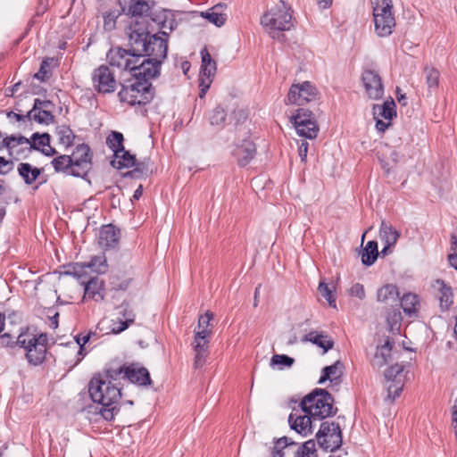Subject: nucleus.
<instances>
[{
    "mask_svg": "<svg viewBox=\"0 0 457 457\" xmlns=\"http://www.w3.org/2000/svg\"><path fill=\"white\" fill-rule=\"evenodd\" d=\"M129 46L131 51L145 60L158 62V70L167 56L169 32L161 31L162 37L150 36L146 21L136 20L128 28Z\"/></svg>",
    "mask_w": 457,
    "mask_h": 457,
    "instance_id": "f257e3e1",
    "label": "nucleus"
},
{
    "mask_svg": "<svg viewBox=\"0 0 457 457\" xmlns=\"http://www.w3.org/2000/svg\"><path fill=\"white\" fill-rule=\"evenodd\" d=\"M107 60L111 66L123 71H129L132 77L158 76V62L145 60L130 48H112L107 54Z\"/></svg>",
    "mask_w": 457,
    "mask_h": 457,
    "instance_id": "f03ea898",
    "label": "nucleus"
},
{
    "mask_svg": "<svg viewBox=\"0 0 457 457\" xmlns=\"http://www.w3.org/2000/svg\"><path fill=\"white\" fill-rule=\"evenodd\" d=\"M261 24L272 38L284 42L286 37L282 32L294 28L290 6L280 0L262 16Z\"/></svg>",
    "mask_w": 457,
    "mask_h": 457,
    "instance_id": "7ed1b4c3",
    "label": "nucleus"
},
{
    "mask_svg": "<svg viewBox=\"0 0 457 457\" xmlns=\"http://www.w3.org/2000/svg\"><path fill=\"white\" fill-rule=\"evenodd\" d=\"M155 77H133V81L121 84V89L118 94L120 102H126L130 105H145L150 103L154 96V88L149 79Z\"/></svg>",
    "mask_w": 457,
    "mask_h": 457,
    "instance_id": "20e7f679",
    "label": "nucleus"
},
{
    "mask_svg": "<svg viewBox=\"0 0 457 457\" xmlns=\"http://www.w3.org/2000/svg\"><path fill=\"white\" fill-rule=\"evenodd\" d=\"M46 334L35 335L21 333L18 336L15 344L26 350V358L30 364H41L46 354Z\"/></svg>",
    "mask_w": 457,
    "mask_h": 457,
    "instance_id": "39448f33",
    "label": "nucleus"
},
{
    "mask_svg": "<svg viewBox=\"0 0 457 457\" xmlns=\"http://www.w3.org/2000/svg\"><path fill=\"white\" fill-rule=\"evenodd\" d=\"M315 437L320 449L334 453L343 445V432L339 423L332 421L321 422Z\"/></svg>",
    "mask_w": 457,
    "mask_h": 457,
    "instance_id": "423d86ee",
    "label": "nucleus"
},
{
    "mask_svg": "<svg viewBox=\"0 0 457 457\" xmlns=\"http://www.w3.org/2000/svg\"><path fill=\"white\" fill-rule=\"evenodd\" d=\"M88 394L91 400H118L122 397L121 389L105 381L100 376H95L88 383Z\"/></svg>",
    "mask_w": 457,
    "mask_h": 457,
    "instance_id": "0eeeda50",
    "label": "nucleus"
},
{
    "mask_svg": "<svg viewBox=\"0 0 457 457\" xmlns=\"http://www.w3.org/2000/svg\"><path fill=\"white\" fill-rule=\"evenodd\" d=\"M319 91L315 86L309 81L293 84L287 94V104L303 105L319 99Z\"/></svg>",
    "mask_w": 457,
    "mask_h": 457,
    "instance_id": "6e6552de",
    "label": "nucleus"
},
{
    "mask_svg": "<svg viewBox=\"0 0 457 457\" xmlns=\"http://www.w3.org/2000/svg\"><path fill=\"white\" fill-rule=\"evenodd\" d=\"M118 405L119 402H92V403L82 408V411L87 414V419L90 421L97 422L100 419L112 421L120 411Z\"/></svg>",
    "mask_w": 457,
    "mask_h": 457,
    "instance_id": "1a4fd4ad",
    "label": "nucleus"
},
{
    "mask_svg": "<svg viewBox=\"0 0 457 457\" xmlns=\"http://www.w3.org/2000/svg\"><path fill=\"white\" fill-rule=\"evenodd\" d=\"M92 84L97 93L110 94L116 90L118 81L107 65H100L92 73Z\"/></svg>",
    "mask_w": 457,
    "mask_h": 457,
    "instance_id": "9d476101",
    "label": "nucleus"
},
{
    "mask_svg": "<svg viewBox=\"0 0 457 457\" xmlns=\"http://www.w3.org/2000/svg\"><path fill=\"white\" fill-rule=\"evenodd\" d=\"M70 157L72 160L74 177L84 178L92 166L90 147L86 144L78 145Z\"/></svg>",
    "mask_w": 457,
    "mask_h": 457,
    "instance_id": "9b49d317",
    "label": "nucleus"
},
{
    "mask_svg": "<svg viewBox=\"0 0 457 457\" xmlns=\"http://www.w3.org/2000/svg\"><path fill=\"white\" fill-rule=\"evenodd\" d=\"M210 338L205 331H195L192 346L195 352L194 366L195 369L202 368L209 356Z\"/></svg>",
    "mask_w": 457,
    "mask_h": 457,
    "instance_id": "f8f14e48",
    "label": "nucleus"
},
{
    "mask_svg": "<svg viewBox=\"0 0 457 457\" xmlns=\"http://www.w3.org/2000/svg\"><path fill=\"white\" fill-rule=\"evenodd\" d=\"M362 82L368 96L372 99H379L384 95L381 77L375 71L368 70L362 73Z\"/></svg>",
    "mask_w": 457,
    "mask_h": 457,
    "instance_id": "ddd939ff",
    "label": "nucleus"
},
{
    "mask_svg": "<svg viewBox=\"0 0 457 457\" xmlns=\"http://www.w3.org/2000/svg\"><path fill=\"white\" fill-rule=\"evenodd\" d=\"M81 285L84 287L83 300L87 298L96 302L104 300V283L97 276L89 278L87 280H82Z\"/></svg>",
    "mask_w": 457,
    "mask_h": 457,
    "instance_id": "4468645a",
    "label": "nucleus"
},
{
    "mask_svg": "<svg viewBox=\"0 0 457 457\" xmlns=\"http://www.w3.org/2000/svg\"><path fill=\"white\" fill-rule=\"evenodd\" d=\"M379 237L385 246L381 251L383 255L392 253L391 248L394 247L400 237V232L396 230L390 223L382 220L379 228Z\"/></svg>",
    "mask_w": 457,
    "mask_h": 457,
    "instance_id": "2eb2a0df",
    "label": "nucleus"
},
{
    "mask_svg": "<svg viewBox=\"0 0 457 457\" xmlns=\"http://www.w3.org/2000/svg\"><path fill=\"white\" fill-rule=\"evenodd\" d=\"M399 290L393 284H386L377 291V301L386 309L399 306Z\"/></svg>",
    "mask_w": 457,
    "mask_h": 457,
    "instance_id": "dca6fc26",
    "label": "nucleus"
},
{
    "mask_svg": "<svg viewBox=\"0 0 457 457\" xmlns=\"http://www.w3.org/2000/svg\"><path fill=\"white\" fill-rule=\"evenodd\" d=\"M125 378L133 384L146 386L151 384L150 374L145 367L131 363L125 370Z\"/></svg>",
    "mask_w": 457,
    "mask_h": 457,
    "instance_id": "f3484780",
    "label": "nucleus"
},
{
    "mask_svg": "<svg viewBox=\"0 0 457 457\" xmlns=\"http://www.w3.org/2000/svg\"><path fill=\"white\" fill-rule=\"evenodd\" d=\"M436 292V297L439 301L440 308L443 312L449 310L453 303V294L451 287L447 286L442 279H436L432 285Z\"/></svg>",
    "mask_w": 457,
    "mask_h": 457,
    "instance_id": "a211bd4d",
    "label": "nucleus"
},
{
    "mask_svg": "<svg viewBox=\"0 0 457 457\" xmlns=\"http://www.w3.org/2000/svg\"><path fill=\"white\" fill-rule=\"evenodd\" d=\"M120 239V230L113 225L103 226L98 235V244L102 248L108 249L115 247Z\"/></svg>",
    "mask_w": 457,
    "mask_h": 457,
    "instance_id": "6ab92c4d",
    "label": "nucleus"
},
{
    "mask_svg": "<svg viewBox=\"0 0 457 457\" xmlns=\"http://www.w3.org/2000/svg\"><path fill=\"white\" fill-rule=\"evenodd\" d=\"M375 32L378 37H387L392 34L395 26V18L394 14L379 15L373 14Z\"/></svg>",
    "mask_w": 457,
    "mask_h": 457,
    "instance_id": "aec40b11",
    "label": "nucleus"
},
{
    "mask_svg": "<svg viewBox=\"0 0 457 457\" xmlns=\"http://www.w3.org/2000/svg\"><path fill=\"white\" fill-rule=\"evenodd\" d=\"M119 327H115L116 322H113L112 333L119 334L127 329L130 324L134 323L135 314L129 308L128 303H122L119 306Z\"/></svg>",
    "mask_w": 457,
    "mask_h": 457,
    "instance_id": "412c9836",
    "label": "nucleus"
},
{
    "mask_svg": "<svg viewBox=\"0 0 457 457\" xmlns=\"http://www.w3.org/2000/svg\"><path fill=\"white\" fill-rule=\"evenodd\" d=\"M256 147L253 141L245 139L240 145H237L235 150V155L237 158V162L240 166L247 165L250 161L254 157Z\"/></svg>",
    "mask_w": 457,
    "mask_h": 457,
    "instance_id": "4be33fe9",
    "label": "nucleus"
},
{
    "mask_svg": "<svg viewBox=\"0 0 457 457\" xmlns=\"http://www.w3.org/2000/svg\"><path fill=\"white\" fill-rule=\"evenodd\" d=\"M31 140H29V144H26L29 145L30 148L35 150H41L42 153L47 156H52L55 154V150L50 146V136L47 133H44L39 135L38 133H34L32 135Z\"/></svg>",
    "mask_w": 457,
    "mask_h": 457,
    "instance_id": "5701e85b",
    "label": "nucleus"
},
{
    "mask_svg": "<svg viewBox=\"0 0 457 457\" xmlns=\"http://www.w3.org/2000/svg\"><path fill=\"white\" fill-rule=\"evenodd\" d=\"M303 342H311L319 347L322 348L324 353L332 349L334 346V341L326 334L317 331H311L306 334L303 339Z\"/></svg>",
    "mask_w": 457,
    "mask_h": 457,
    "instance_id": "b1692460",
    "label": "nucleus"
},
{
    "mask_svg": "<svg viewBox=\"0 0 457 457\" xmlns=\"http://www.w3.org/2000/svg\"><path fill=\"white\" fill-rule=\"evenodd\" d=\"M150 5L145 0H131L128 8V13L132 17L142 19L145 21V17L149 15Z\"/></svg>",
    "mask_w": 457,
    "mask_h": 457,
    "instance_id": "393cba45",
    "label": "nucleus"
},
{
    "mask_svg": "<svg viewBox=\"0 0 457 457\" xmlns=\"http://www.w3.org/2000/svg\"><path fill=\"white\" fill-rule=\"evenodd\" d=\"M223 6L224 5L222 4H218L206 12H202V16L211 23L216 25L217 27H220L225 23L227 20V15L222 12Z\"/></svg>",
    "mask_w": 457,
    "mask_h": 457,
    "instance_id": "a878e982",
    "label": "nucleus"
},
{
    "mask_svg": "<svg viewBox=\"0 0 457 457\" xmlns=\"http://www.w3.org/2000/svg\"><path fill=\"white\" fill-rule=\"evenodd\" d=\"M373 115L374 119L381 117L384 118L385 120H392L393 117L396 116L395 104L394 100L386 101L381 105H374Z\"/></svg>",
    "mask_w": 457,
    "mask_h": 457,
    "instance_id": "bb28decb",
    "label": "nucleus"
},
{
    "mask_svg": "<svg viewBox=\"0 0 457 457\" xmlns=\"http://www.w3.org/2000/svg\"><path fill=\"white\" fill-rule=\"evenodd\" d=\"M333 403L334 402H315L313 420H323L336 415L337 408Z\"/></svg>",
    "mask_w": 457,
    "mask_h": 457,
    "instance_id": "cd10ccee",
    "label": "nucleus"
},
{
    "mask_svg": "<svg viewBox=\"0 0 457 457\" xmlns=\"http://www.w3.org/2000/svg\"><path fill=\"white\" fill-rule=\"evenodd\" d=\"M18 172L25 183L31 185L39 177L41 170L27 162H21L18 166Z\"/></svg>",
    "mask_w": 457,
    "mask_h": 457,
    "instance_id": "c85d7f7f",
    "label": "nucleus"
},
{
    "mask_svg": "<svg viewBox=\"0 0 457 457\" xmlns=\"http://www.w3.org/2000/svg\"><path fill=\"white\" fill-rule=\"evenodd\" d=\"M51 163L56 172H62L66 175L74 176L72 160L70 155H59L54 158Z\"/></svg>",
    "mask_w": 457,
    "mask_h": 457,
    "instance_id": "c756f323",
    "label": "nucleus"
},
{
    "mask_svg": "<svg viewBox=\"0 0 457 457\" xmlns=\"http://www.w3.org/2000/svg\"><path fill=\"white\" fill-rule=\"evenodd\" d=\"M399 305L403 308L404 313L409 316L417 313L419 298L415 294L408 293L399 297Z\"/></svg>",
    "mask_w": 457,
    "mask_h": 457,
    "instance_id": "7c9ffc66",
    "label": "nucleus"
},
{
    "mask_svg": "<svg viewBox=\"0 0 457 457\" xmlns=\"http://www.w3.org/2000/svg\"><path fill=\"white\" fill-rule=\"evenodd\" d=\"M29 144V139L23 136H10L4 137L3 133L0 132V150L7 148L10 154H12L13 148L19 145Z\"/></svg>",
    "mask_w": 457,
    "mask_h": 457,
    "instance_id": "2f4dec72",
    "label": "nucleus"
},
{
    "mask_svg": "<svg viewBox=\"0 0 457 457\" xmlns=\"http://www.w3.org/2000/svg\"><path fill=\"white\" fill-rule=\"evenodd\" d=\"M202 65L200 74L208 77H214L217 70L216 62L212 58L207 48L201 51Z\"/></svg>",
    "mask_w": 457,
    "mask_h": 457,
    "instance_id": "473e14b6",
    "label": "nucleus"
},
{
    "mask_svg": "<svg viewBox=\"0 0 457 457\" xmlns=\"http://www.w3.org/2000/svg\"><path fill=\"white\" fill-rule=\"evenodd\" d=\"M291 120L294 123L296 131L301 132L303 131L302 127L304 124L306 125L307 122L316 121L313 117V113L310 110L303 108L298 109L296 114L291 117Z\"/></svg>",
    "mask_w": 457,
    "mask_h": 457,
    "instance_id": "72a5a7b5",
    "label": "nucleus"
},
{
    "mask_svg": "<svg viewBox=\"0 0 457 457\" xmlns=\"http://www.w3.org/2000/svg\"><path fill=\"white\" fill-rule=\"evenodd\" d=\"M378 255V243L374 240L369 241L362 250L361 262L366 266L372 265Z\"/></svg>",
    "mask_w": 457,
    "mask_h": 457,
    "instance_id": "f704fd0d",
    "label": "nucleus"
},
{
    "mask_svg": "<svg viewBox=\"0 0 457 457\" xmlns=\"http://www.w3.org/2000/svg\"><path fill=\"white\" fill-rule=\"evenodd\" d=\"M55 135L59 143L65 147H68L73 144L75 135L69 126H57L55 129Z\"/></svg>",
    "mask_w": 457,
    "mask_h": 457,
    "instance_id": "c9c22d12",
    "label": "nucleus"
},
{
    "mask_svg": "<svg viewBox=\"0 0 457 457\" xmlns=\"http://www.w3.org/2000/svg\"><path fill=\"white\" fill-rule=\"evenodd\" d=\"M402 314L398 307H391V311L387 312L386 323L389 330L393 333H399L401 328Z\"/></svg>",
    "mask_w": 457,
    "mask_h": 457,
    "instance_id": "e433bc0d",
    "label": "nucleus"
},
{
    "mask_svg": "<svg viewBox=\"0 0 457 457\" xmlns=\"http://www.w3.org/2000/svg\"><path fill=\"white\" fill-rule=\"evenodd\" d=\"M123 135L117 131H112L106 138V144L113 151L116 157H120V152L123 151Z\"/></svg>",
    "mask_w": 457,
    "mask_h": 457,
    "instance_id": "4c0bfd02",
    "label": "nucleus"
},
{
    "mask_svg": "<svg viewBox=\"0 0 457 457\" xmlns=\"http://www.w3.org/2000/svg\"><path fill=\"white\" fill-rule=\"evenodd\" d=\"M87 264L91 271L97 274H104L108 270L107 260L104 254L93 256Z\"/></svg>",
    "mask_w": 457,
    "mask_h": 457,
    "instance_id": "58836bf2",
    "label": "nucleus"
},
{
    "mask_svg": "<svg viewBox=\"0 0 457 457\" xmlns=\"http://www.w3.org/2000/svg\"><path fill=\"white\" fill-rule=\"evenodd\" d=\"M26 117L29 120H33L39 124L48 125L53 123L54 116L50 110H37L36 112H31V110L27 113Z\"/></svg>",
    "mask_w": 457,
    "mask_h": 457,
    "instance_id": "ea45409f",
    "label": "nucleus"
},
{
    "mask_svg": "<svg viewBox=\"0 0 457 457\" xmlns=\"http://www.w3.org/2000/svg\"><path fill=\"white\" fill-rule=\"evenodd\" d=\"M339 367H343L342 362L339 361H336L333 365L325 367L322 370L323 374L319 379V384H322L328 379L331 382L337 380L340 377Z\"/></svg>",
    "mask_w": 457,
    "mask_h": 457,
    "instance_id": "a19ab883",
    "label": "nucleus"
},
{
    "mask_svg": "<svg viewBox=\"0 0 457 457\" xmlns=\"http://www.w3.org/2000/svg\"><path fill=\"white\" fill-rule=\"evenodd\" d=\"M88 270L89 268L87 262H77L73 264L65 273L74 276L81 283L82 280H87L89 278H91L88 274Z\"/></svg>",
    "mask_w": 457,
    "mask_h": 457,
    "instance_id": "79ce46f5",
    "label": "nucleus"
},
{
    "mask_svg": "<svg viewBox=\"0 0 457 457\" xmlns=\"http://www.w3.org/2000/svg\"><path fill=\"white\" fill-rule=\"evenodd\" d=\"M295 457H318L314 439L304 442L295 453Z\"/></svg>",
    "mask_w": 457,
    "mask_h": 457,
    "instance_id": "37998d69",
    "label": "nucleus"
},
{
    "mask_svg": "<svg viewBox=\"0 0 457 457\" xmlns=\"http://www.w3.org/2000/svg\"><path fill=\"white\" fill-rule=\"evenodd\" d=\"M373 5V14L387 15L393 13L392 0H370Z\"/></svg>",
    "mask_w": 457,
    "mask_h": 457,
    "instance_id": "c03bdc74",
    "label": "nucleus"
},
{
    "mask_svg": "<svg viewBox=\"0 0 457 457\" xmlns=\"http://www.w3.org/2000/svg\"><path fill=\"white\" fill-rule=\"evenodd\" d=\"M213 319V313L207 311L204 315H200L198 318L197 331H205L208 336L211 337L212 333V325L211 320Z\"/></svg>",
    "mask_w": 457,
    "mask_h": 457,
    "instance_id": "a18cd8bd",
    "label": "nucleus"
},
{
    "mask_svg": "<svg viewBox=\"0 0 457 457\" xmlns=\"http://www.w3.org/2000/svg\"><path fill=\"white\" fill-rule=\"evenodd\" d=\"M318 290L321 296H323L328 303L329 306L336 308V296L333 294V290L324 281H320L318 287Z\"/></svg>",
    "mask_w": 457,
    "mask_h": 457,
    "instance_id": "49530a36",
    "label": "nucleus"
},
{
    "mask_svg": "<svg viewBox=\"0 0 457 457\" xmlns=\"http://www.w3.org/2000/svg\"><path fill=\"white\" fill-rule=\"evenodd\" d=\"M317 397H321L320 400H334L332 393L322 388H315L311 393L303 395L300 400H315Z\"/></svg>",
    "mask_w": 457,
    "mask_h": 457,
    "instance_id": "de8ad7c7",
    "label": "nucleus"
},
{
    "mask_svg": "<svg viewBox=\"0 0 457 457\" xmlns=\"http://www.w3.org/2000/svg\"><path fill=\"white\" fill-rule=\"evenodd\" d=\"M303 132L296 131L297 134L301 137H303L305 138L313 139L317 137L319 132V126L317 125L316 121L314 122H307L306 125L304 124L303 127Z\"/></svg>",
    "mask_w": 457,
    "mask_h": 457,
    "instance_id": "09e8293b",
    "label": "nucleus"
},
{
    "mask_svg": "<svg viewBox=\"0 0 457 457\" xmlns=\"http://www.w3.org/2000/svg\"><path fill=\"white\" fill-rule=\"evenodd\" d=\"M424 72L428 87H436L439 82V71L435 68L426 67Z\"/></svg>",
    "mask_w": 457,
    "mask_h": 457,
    "instance_id": "8fccbe9b",
    "label": "nucleus"
},
{
    "mask_svg": "<svg viewBox=\"0 0 457 457\" xmlns=\"http://www.w3.org/2000/svg\"><path fill=\"white\" fill-rule=\"evenodd\" d=\"M209 119L212 125H221L226 120V112L222 107L217 106L212 110Z\"/></svg>",
    "mask_w": 457,
    "mask_h": 457,
    "instance_id": "3c124183",
    "label": "nucleus"
},
{
    "mask_svg": "<svg viewBox=\"0 0 457 457\" xmlns=\"http://www.w3.org/2000/svg\"><path fill=\"white\" fill-rule=\"evenodd\" d=\"M119 160V168H129L133 167L136 164V158L134 155L130 154L128 151L120 152Z\"/></svg>",
    "mask_w": 457,
    "mask_h": 457,
    "instance_id": "603ef678",
    "label": "nucleus"
},
{
    "mask_svg": "<svg viewBox=\"0 0 457 457\" xmlns=\"http://www.w3.org/2000/svg\"><path fill=\"white\" fill-rule=\"evenodd\" d=\"M312 418L310 416H298L295 418L291 428L300 433L304 430L308 426H311Z\"/></svg>",
    "mask_w": 457,
    "mask_h": 457,
    "instance_id": "864d4df0",
    "label": "nucleus"
},
{
    "mask_svg": "<svg viewBox=\"0 0 457 457\" xmlns=\"http://www.w3.org/2000/svg\"><path fill=\"white\" fill-rule=\"evenodd\" d=\"M295 362V360L285 354H274L270 360V366H285L291 367Z\"/></svg>",
    "mask_w": 457,
    "mask_h": 457,
    "instance_id": "5fc2aeb1",
    "label": "nucleus"
},
{
    "mask_svg": "<svg viewBox=\"0 0 457 457\" xmlns=\"http://www.w3.org/2000/svg\"><path fill=\"white\" fill-rule=\"evenodd\" d=\"M390 384L387 386V399L395 400V398L400 396V392L402 391L403 385L401 384V380H389Z\"/></svg>",
    "mask_w": 457,
    "mask_h": 457,
    "instance_id": "6e6d98bb",
    "label": "nucleus"
},
{
    "mask_svg": "<svg viewBox=\"0 0 457 457\" xmlns=\"http://www.w3.org/2000/svg\"><path fill=\"white\" fill-rule=\"evenodd\" d=\"M391 349L392 345L389 342V340H386V343L380 347L378 352H377L375 359H381V361H379L378 363L379 366H382L386 363V357L389 355Z\"/></svg>",
    "mask_w": 457,
    "mask_h": 457,
    "instance_id": "4d7b16f0",
    "label": "nucleus"
},
{
    "mask_svg": "<svg viewBox=\"0 0 457 457\" xmlns=\"http://www.w3.org/2000/svg\"><path fill=\"white\" fill-rule=\"evenodd\" d=\"M120 12L118 11H109L104 16V26L107 30L114 29L116 20L119 17Z\"/></svg>",
    "mask_w": 457,
    "mask_h": 457,
    "instance_id": "13d9d810",
    "label": "nucleus"
},
{
    "mask_svg": "<svg viewBox=\"0 0 457 457\" xmlns=\"http://www.w3.org/2000/svg\"><path fill=\"white\" fill-rule=\"evenodd\" d=\"M403 370V366L396 363L386 370L385 377L387 380H396V378L402 374Z\"/></svg>",
    "mask_w": 457,
    "mask_h": 457,
    "instance_id": "bf43d9fd",
    "label": "nucleus"
},
{
    "mask_svg": "<svg viewBox=\"0 0 457 457\" xmlns=\"http://www.w3.org/2000/svg\"><path fill=\"white\" fill-rule=\"evenodd\" d=\"M128 365H122L119 368H110L106 370L107 378L112 380H116L119 378L120 375H123V378H125V370Z\"/></svg>",
    "mask_w": 457,
    "mask_h": 457,
    "instance_id": "052dcab7",
    "label": "nucleus"
},
{
    "mask_svg": "<svg viewBox=\"0 0 457 457\" xmlns=\"http://www.w3.org/2000/svg\"><path fill=\"white\" fill-rule=\"evenodd\" d=\"M49 62L47 60H44L41 62L39 71L35 74V78L41 81H45L49 76Z\"/></svg>",
    "mask_w": 457,
    "mask_h": 457,
    "instance_id": "680f3d73",
    "label": "nucleus"
},
{
    "mask_svg": "<svg viewBox=\"0 0 457 457\" xmlns=\"http://www.w3.org/2000/svg\"><path fill=\"white\" fill-rule=\"evenodd\" d=\"M54 104L49 100L35 99L31 112H36L37 110H50Z\"/></svg>",
    "mask_w": 457,
    "mask_h": 457,
    "instance_id": "e2e57ef3",
    "label": "nucleus"
},
{
    "mask_svg": "<svg viewBox=\"0 0 457 457\" xmlns=\"http://www.w3.org/2000/svg\"><path fill=\"white\" fill-rule=\"evenodd\" d=\"M296 403L297 402H294ZM299 407L301 410L306 414L305 416H310L313 419L314 415V403L315 402H298Z\"/></svg>",
    "mask_w": 457,
    "mask_h": 457,
    "instance_id": "0e129e2a",
    "label": "nucleus"
},
{
    "mask_svg": "<svg viewBox=\"0 0 457 457\" xmlns=\"http://www.w3.org/2000/svg\"><path fill=\"white\" fill-rule=\"evenodd\" d=\"M350 295L358 297L360 300L364 299L365 290L363 285L356 283L350 288Z\"/></svg>",
    "mask_w": 457,
    "mask_h": 457,
    "instance_id": "69168bd1",
    "label": "nucleus"
},
{
    "mask_svg": "<svg viewBox=\"0 0 457 457\" xmlns=\"http://www.w3.org/2000/svg\"><path fill=\"white\" fill-rule=\"evenodd\" d=\"M94 337H96V333L89 332L86 335H79L76 337L77 343L80 345V351L83 349V346L90 341V339Z\"/></svg>",
    "mask_w": 457,
    "mask_h": 457,
    "instance_id": "338daca9",
    "label": "nucleus"
},
{
    "mask_svg": "<svg viewBox=\"0 0 457 457\" xmlns=\"http://www.w3.org/2000/svg\"><path fill=\"white\" fill-rule=\"evenodd\" d=\"M12 162L5 160L4 157H0V174H6L12 169Z\"/></svg>",
    "mask_w": 457,
    "mask_h": 457,
    "instance_id": "774afa93",
    "label": "nucleus"
}]
</instances>
